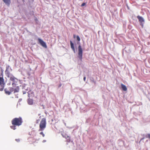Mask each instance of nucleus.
I'll list each match as a JSON object with an SVG mask.
<instances>
[{
    "instance_id": "nucleus-1",
    "label": "nucleus",
    "mask_w": 150,
    "mask_h": 150,
    "mask_svg": "<svg viewBox=\"0 0 150 150\" xmlns=\"http://www.w3.org/2000/svg\"><path fill=\"white\" fill-rule=\"evenodd\" d=\"M22 122L23 120L21 117L15 118L11 120V123L13 125L11 126L10 127L11 129L15 130L16 129V127L21 125Z\"/></svg>"
},
{
    "instance_id": "nucleus-2",
    "label": "nucleus",
    "mask_w": 150,
    "mask_h": 150,
    "mask_svg": "<svg viewBox=\"0 0 150 150\" xmlns=\"http://www.w3.org/2000/svg\"><path fill=\"white\" fill-rule=\"evenodd\" d=\"M46 120L45 118H43L42 119L40 124L39 131L43 130L46 127Z\"/></svg>"
},
{
    "instance_id": "nucleus-3",
    "label": "nucleus",
    "mask_w": 150,
    "mask_h": 150,
    "mask_svg": "<svg viewBox=\"0 0 150 150\" xmlns=\"http://www.w3.org/2000/svg\"><path fill=\"white\" fill-rule=\"evenodd\" d=\"M4 79L3 73L2 71L0 72V91L3 90L4 88Z\"/></svg>"
},
{
    "instance_id": "nucleus-4",
    "label": "nucleus",
    "mask_w": 150,
    "mask_h": 150,
    "mask_svg": "<svg viewBox=\"0 0 150 150\" xmlns=\"http://www.w3.org/2000/svg\"><path fill=\"white\" fill-rule=\"evenodd\" d=\"M6 68L5 71V74L7 77H9L12 74H11L10 72L12 71V69L8 65L6 66Z\"/></svg>"
},
{
    "instance_id": "nucleus-5",
    "label": "nucleus",
    "mask_w": 150,
    "mask_h": 150,
    "mask_svg": "<svg viewBox=\"0 0 150 150\" xmlns=\"http://www.w3.org/2000/svg\"><path fill=\"white\" fill-rule=\"evenodd\" d=\"M9 78H10V80L13 81L12 85L13 87H14L18 81V79L14 77L12 74L11 75Z\"/></svg>"
},
{
    "instance_id": "nucleus-6",
    "label": "nucleus",
    "mask_w": 150,
    "mask_h": 150,
    "mask_svg": "<svg viewBox=\"0 0 150 150\" xmlns=\"http://www.w3.org/2000/svg\"><path fill=\"white\" fill-rule=\"evenodd\" d=\"M82 50L80 45L78 47V57L81 61L82 60Z\"/></svg>"
},
{
    "instance_id": "nucleus-7",
    "label": "nucleus",
    "mask_w": 150,
    "mask_h": 150,
    "mask_svg": "<svg viewBox=\"0 0 150 150\" xmlns=\"http://www.w3.org/2000/svg\"><path fill=\"white\" fill-rule=\"evenodd\" d=\"M62 137L66 139V142H69L70 141V137L68 136L65 133L63 132L62 133Z\"/></svg>"
},
{
    "instance_id": "nucleus-8",
    "label": "nucleus",
    "mask_w": 150,
    "mask_h": 150,
    "mask_svg": "<svg viewBox=\"0 0 150 150\" xmlns=\"http://www.w3.org/2000/svg\"><path fill=\"white\" fill-rule=\"evenodd\" d=\"M38 40L40 44L43 47L47 48V46L46 45V43L43 41L40 38H38Z\"/></svg>"
},
{
    "instance_id": "nucleus-9",
    "label": "nucleus",
    "mask_w": 150,
    "mask_h": 150,
    "mask_svg": "<svg viewBox=\"0 0 150 150\" xmlns=\"http://www.w3.org/2000/svg\"><path fill=\"white\" fill-rule=\"evenodd\" d=\"M137 18L139 20V21L141 23V25H142V24H143L142 23L144 22V20L142 16H137ZM142 26H143V24H142Z\"/></svg>"
},
{
    "instance_id": "nucleus-10",
    "label": "nucleus",
    "mask_w": 150,
    "mask_h": 150,
    "mask_svg": "<svg viewBox=\"0 0 150 150\" xmlns=\"http://www.w3.org/2000/svg\"><path fill=\"white\" fill-rule=\"evenodd\" d=\"M3 2L7 6H9L11 3V0H2Z\"/></svg>"
},
{
    "instance_id": "nucleus-11",
    "label": "nucleus",
    "mask_w": 150,
    "mask_h": 150,
    "mask_svg": "<svg viewBox=\"0 0 150 150\" xmlns=\"http://www.w3.org/2000/svg\"><path fill=\"white\" fill-rule=\"evenodd\" d=\"M121 86L123 90L125 91H127V88L125 85L122 83L121 84Z\"/></svg>"
},
{
    "instance_id": "nucleus-12",
    "label": "nucleus",
    "mask_w": 150,
    "mask_h": 150,
    "mask_svg": "<svg viewBox=\"0 0 150 150\" xmlns=\"http://www.w3.org/2000/svg\"><path fill=\"white\" fill-rule=\"evenodd\" d=\"M19 90V88L18 86H17L15 88H14V93L18 92Z\"/></svg>"
},
{
    "instance_id": "nucleus-13",
    "label": "nucleus",
    "mask_w": 150,
    "mask_h": 150,
    "mask_svg": "<svg viewBox=\"0 0 150 150\" xmlns=\"http://www.w3.org/2000/svg\"><path fill=\"white\" fill-rule=\"evenodd\" d=\"M70 43L71 48L75 52V50L74 47V44H73V43H72V42L71 41H70Z\"/></svg>"
},
{
    "instance_id": "nucleus-14",
    "label": "nucleus",
    "mask_w": 150,
    "mask_h": 150,
    "mask_svg": "<svg viewBox=\"0 0 150 150\" xmlns=\"http://www.w3.org/2000/svg\"><path fill=\"white\" fill-rule=\"evenodd\" d=\"M28 103L29 105H32L33 104V100L30 99H29L28 100Z\"/></svg>"
},
{
    "instance_id": "nucleus-15",
    "label": "nucleus",
    "mask_w": 150,
    "mask_h": 150,
    "mask_svg": "<svg viewBox=\"0 0 150 150\" xmlns=\"http://www.w3.org/2000/svg\"><path fill=\"white\" fill-rule=\"evenodd\" d=\"M4 91L5 92V93L8 95H9L11 94V92H10V91H9L7 90L6 89H4Z\"/></svg>"
},
{
    "instance_id": "nucleus-16",
    "label": "nucleus",
    "mask_w": 150,
    "mask_h": 150,
    "mask_svg": "<svg viewBox=\"0 0 150 150\" xmlns=\"http://www.w3.org/2000/svg\"><path fill=\"white\" fill-rule=\"evenodd\" d=\"M9 91L11 92H11H14V88L12 87H10L9 88Z\"/></svg>"
},
{
    "instance_id": "nucleus-17",
    "label": "nucleus",
    "mask_w": 150,
    "mask_h": 150,
    "mask_svg": "<svg viewBox=\"0 0 150 150\" xmlns=\"http://www.w3.org/2000/svg\"><path fill=\"white\" fill-rule=\"evenodd\" d=\"M76 38L77 40L78 41H80V37H79V36L78 35H77L76 36Z\"/></svg>"
},
{
    "instance_id": "nucleus-18",
    "label": "nucleus",
    "mask_w": 150,
    "mask_h": 150,
    "mask_svg": "<svg viewBox=\"0 0 150 150\" xmlns=\"http://www.w3.org/2000/svg\"><path fill=\"white\" fill-rule=\"evenodd\" d=\"M40 134L42 135L43 137H45V134L43 133V132H40Z\"/></svg>"
},
{
    "instance_id": "nucleus-19",
    "label": "nucleus",
    "mask_w": 150,
    "mask_h": 150,
    "mask_svg": "<svg viewBox=\"0 0 150 150\" xmlns=\"http://www.w3.org/2000/svg\"><path fill=\"white\" fill-rule=\"evenodd\" d=\"M147 137H148L149 139H150V134H147Z\"/></svg>"
},
{
    "instance_id": "nucleus-20",
    "label": "nucleus",
    "mask_w": 150,
    "mask_h": 150,
    "mask_svg": "<svg viewBox=\"0 0 150 150\" xmlns=\"http://www.w3.org/2000/svg\"><path fill=\"white\" fill-rule=\"evenodd\" d=\"M86 4V3H83L81 5V6H84Z\"/></svg>"
},
{
    "instance_id": "nucleus-21",
    "label": "nucleus",
    "mask_w": 150,
    "mask_h": 150,
    "mask_svg": "<svg viewBox=\"0 0 150 150\" xmlns=\"http://www.w3.org/2000/svg\"><path fill=\"white\" fill-rule=\"evenodd\" d=\"M16 141L17 142H19L20 141V139H16Z\"/></svg>"
},
{
    "instance_id": "nucleus-22",
    "label": "nucleus",
    "mask_w": 150,
    "mask_h": 150,
    "mask_svg": "<svg viewBox=\"0 0 150 150\" xmlns=\"http://www.w3.org/2000/svg\"><path fill=\"white\" fill-rule=\"evenodd\" d=\"M35 21H38V19L36 18L35 19Z\"/></svg>"
},
{
    "instance_id": "nucleus-23",
    "label": "nucleus",
    "mask_w": 150,
    "mask_h": 150,
    "mask_svg": "<svg viewBox=\"0 0 150 150\" xmlns=\"http://www.w3.org/2000/svg\"><path fill=\"white\" fill-rule=\"evenodd\" d=\"M86 79V77H84V78H83V80H84V81H85Z\"/></svg>"
},
{
    "instance_id": "nucleus-24",
    "label": "nucleus",
    "mask_w": 150,
    "mask_h": 150,
    "mask_svg": "<svg viewBox=\"0 0 150 150\" xmlns=\"http://www.w3.org/2000/svg\"><path fill=\"white\" fill-rule=\"evenodd\" d=\"M73 37L74 38H75L76 37V35H73Z\"/></svg>"
},
{
    "instance_id": "nucleus-25",
    "label": "nucleus",
    "mask_w": 150,
    "mask_h": 150,
    "mask_svg": "<svg viewBox=\"0 0 150 150\" xmlns=\"http://www.w3.org/2000/svg\"><path fill=\"white\" fill-rule=\"evenodd\" d=\"M46 141L45 140H43V142H45Z\"/></svg>"
}]
</instances>
